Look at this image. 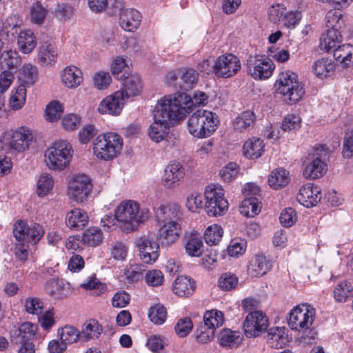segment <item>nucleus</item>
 I'll return each mask as SVG.
<instances>
[{
	"instance_id": "f257e3e1",
	"label": "nucleus",
	"mask_w": 353,
	"mask_h": 353,
	"mask_svg": "<svg viewBox=\"0 0 353 353\" xmlns=\"http://www.w3.org/2000/svg\"><path fill=\"white\" fill-rule=\"evenodd\" d=\"M192 101L183 94H171L160 99L153 110V123L148 128L150 138L156 143L164 140L170 124L180 123L188 115Z\"/></svg>"
},
{
	"instance_id": "f03ea898",
	"label": "nucleus",
	"mask_w": 353,
	"mask_h": 353,
	"mask_svg": "<svg viewBox=\"0 0 353 353\" xmlns=\"http://www.w3.org/2000/svg\"><path fill=\"white\" fill-rule=\"evenodd\" d=\"M116 217L121 227L126 232H132L150 216V210L141 208L139 203L127 200L123 201L115 209Z\"/></svg>"
},
{
	"instance_id": "7ed1b4c3",
	"label": "nucleus",
	"mask_w": 353,
	"mask_h": 353,
	"mask_svg": "<svg viewBox=\"0 0 353 353\" xmlns=\"http://www.w3.org/2000/svg\"><path fill=\"white\" fill-rule=\"evenodd\" d=\"M219 119L216 113L198 110L188 119L187 129L194 137L205 139L212 135L218 128Z\"/></svg>"
},
{
	"instance_id": "20e7f679",
	"label": "nucleus",
	"mask_w": 353,
	"mask_h": 353,
	"mask_svg": "<svg viewBox=\"0 0 353 353\" xmlns=\"http://www.w3.org/2000/svg\"><path fill=\"white\" fill-rule=\"evenodd\" d=\"M277 92L283 101L289 105L298 103L305 94L302 83L296 73L290 70L282 72L276 80Z\"/></svg>"
},
{
	"instance_id": "39448f33",
	"label": "nucleus",
	"mask_w": 353,
	"mask_h": 353,
	"mask_svg": "<svg viewBox=\"0 0 353 353\" xmlns=\"http://www.w3.org/2000/svg\"><path fill=\"white\" fill-rule=\"evenodd\" d=\"M123 147V139L114 132L99 135L94 142V154L100 159L109 161L116 158Z\"/></svg>"
},
{
	"instance_id": "423d86ee",
	"label": "nucleus",
	"mask_w": 353,
	"mask_h": 353,
	"mask_svg": "<svg viewBox=\"0 0 353 353\" xmlns=\"http://www.w3.org/2000/svg\"><path fill=\"white\" fill-rule=\"evenodd\" d=\"M204 196V206L208 216H221L228 211V202L225 198L221 185L213 183L208 185L205 189Z\"/></svg>"
},
{
	"instance_id": "0eeeda50",
	"label": "nucleus",
	"mask_w": 353,
	"mask_h": 353,
	"mask_svg": "<svg viewBox=\"0 0 353 353\" xmlns=\"http://www.w3.org/2000/svg\"><path fill=\"white\" fill-rule=\"evenodd\" d=\"M33 139L31 129L26 126H21L13 131L6 132L1 139V144L8 151L23 152L29 149Z\"/></svg>"
},
{
	"instance_id": "6e6552de",
	"label": "nucleus",
	"mask_w": 353,
	"mask_h": 353,
	"mask_svg": "<svg viewBox=\"0 0 353 353\" xmlns=\"http://www.w3.org/2000/svg\"><path fill=\"white\" fill-rule=\"evenodd\" d=\"M328 148L325 145H320L314 149L304 163L303 175L306 179H316L321 177L326 172V164L324 161L327 156Z\"/></svg>"
},
{
	"instance_id": "1a4fd4ad",
	"label": "nucleus",
	"mask_w": 353,
	"mask_h": 353,
	"mask_svg": "<svg viewBox=\"0 0 353 353\" xmlns=\"http://www.w3.org/2000/svg\"><path fill=\"white\" fill-rule=\"evenodd\" d=\"M48 167L52 170H62L70 163L73 157L72 147L66 141H57L48 149Z\"/></svg>"
},
{
	"instance_id": "9d476101",
	"label": "nucleus",
	"mask_w": 353,
	"mask_h": 353,
	"mask_svg": "<svg viewBox=\"0 0 353 353\" xmlns=\"http://www.w3.org/2000/svg\"><path fill=\"white\" fill-rule=\"evenodd\" d=\"M316 315L315 309L308 304H301L293 307L289 314L288 325L292 330L305 331L312 327Z\"/></svg>"
},
{
	"instance_id": "9b49d317",
	"label": "nucleus",
	"mask_w": 353,
	"mask_h": 353,
	"mask_svg": "<svg viewBox=\"0 0 353 353\" xmlns=\"http://www.w3.org/2000/svg\"><path fill=\"white\" fill-rule=\"evenodd\" d=\"M213 72L218 78L234 77L241 69L240 59L234 54L226 53L218 57L212 65Z\"/></svg>"
},
{
	"instance_id": "f8f14e48",
	"label": "nucleus",
	"mask_w": 353,
	"mask_h": 353,
	"mask_svg": "<svg viewBox=\"0 0 353 353\" xmlns=\"http://www.w3.org/2000/svg\"><path fill=\"white\" fill-rule=\"evenodd\" d=\"M112 14L119 16V25L125 31L133 32L141 21V13L133 8H126L121 1H114L112 5Z\"/></svg>"
},
{
	"instance_id": "ddd939ff",
	"label": "nucleus",
	"mask_w": 353,
	"mask_h": 353,
	"mask_svg": "<svg viewBox=\"0 0 353 353\" xmlns=\"http://www.w3.org/2000/svg\"><path fill=\"white\" fill-rule=\"evenodd\" d=\"M92 185L90 177L83 174L73 176L68 183L67 194L77 203L85 201L92 191Z\"/></svg>"
},
{
	"instance_id": "4468645a",
	"label": "nucleus",
	"mask_w": 353,
	"mask_h": 353,
	"mask_svg": "<svg viewBox=\"0 0 353 353\" xmlns=\"http://www.w3.org/2000/svg\"><path fill=\"white\" fill-rule=\"evenodd\" d=\"M154 239V234L150 232L139 236L135 241L139 257L145 263H154L159 256L160 243L157 242Z\"/></svg>"
},
{
	"instance_id": "2eb2a0df",
	"label": "nucleus",
	"mask_w": 353,
	"mask_h": 353,
	"mask_svg": "<svg viewBox=\"0 0 353 353\" xmlns=\"http://www.w3.org/2000/svg\"><path fill=\"white\" fill-rule=\"evenodd\" d=\"M248 72L256 80L267 79L274 70L272 61L264 56H250L247 61Z\"/></svg>"
},
{
	"instance_id": "dca6fc26",
	"label": "nucleus",
	"mask_w": 353,
	"mask_h": 353,
	"mask_svg": "<svg viewBox=\"0 0 353 353\" xmlns=\"http://www.w3.org/2000/svg\"><path fill=\"white\" fill-rule=\"evenodd\" d=\"M269 325L268 319L262 311L250 312L243 323L247 337H256L264 332Z\"/></svg>"
},
{
	"instance_id": "f3484780",
	"label": "nucleus",
	"mask_w": 353,
	"mask_h": 353,
	"mask_svg": "<svg viewBox=\"0 0 353 353\" xmlns=\"http://www.w3.org/2000/svg\"><path fill=\"white\" fill-rule=\"evenodd\" d=\"M185 168L177 161H171L165 167L161 179V185L168 190L179 187L184 181Z\"/></svg>"
},
{
	"instance_id": "a211bd4d",
	"label": "nucleus",
	"mask_w": 353,
	"mask_h": 353,
	"mask_svg": "<svg viewBox=\"0 0 353 353\" xmlns=\"http://www.w3.org/2000/svg\"><path fill=\"white\" fill-rule=\"evenodd\" d=\"M42 228L37 224L28 225L23 221H18L13 228L16 241H26L32 244L37 243L42 236Z\"/></svg>"
},
{
	"instance_id": "6ab92c4d",
	"label": "nucleus",
	"mask_w": 353,
	"mask_h": 353,
	"mask_svg": "<svg viewBox=\"0 0 353 353\" xmlns=\"http://www.w3.org/2000/svg\"><path fill=\"white\" fill-rule=\"evenodd\" d=\"M125 101L123 92L118 90L104 98L99 103L97 111L101 114L118 116L121 114Z\"/></svg>"
},
{
	"instance_id": "aec40b11",
	"label": "nucleus",
	"mask_w": 353,
	"mask_h": 353,
	"mask_svg": "<svg viewBox=\"0 0 353 353\" xmlns=\"http://www.w3.org/2000/svg\"><path fill=\"white\" fill-rule=\"evenodd\" d=\"M181 232V227L179 222H165L159 227L157 239L161 247H169L178 240Z\"/></svg>"
},
{
	"instance_id": "412c9836",
	"label": "nucleus",
	"mask_w": 353,
	"mask_h": 353,
	"mask_svg": "<svg viewBox=\"0 0 353 353\" xmlns=\"http://www.w3.org/2000/svg\"><path fill=\"white\" fill-rule=\"evenodd\" d=\"M321 189L314 183H307L299 190L297 195L298 201L306 208L316 205L321 200Z\"/></svg>"
},
{
	"instance_id": "4be33fe9",
	"label": "nucleus",
	"mask_w": 353,
	"mask_h": 353,
	"mask_svg": "<svg viewBox=\"0 0 353 353\" xmlns=\"http://www.w3.org/2000/svg\"><path fill=\"white\" fill-rule=\"evenodd\" d=\"M311 70L317 79L324 80L334 74L336 64L332 59L322 57L314 61Z\"/></svg>"
},
{
	"instance_id": "5701e85b",
	"label": "nucleus",
	"mask_w": 353,
	"mask_h": 353,
	"mask_svg": "<svg viewBox=\"0 0 353 353\" xmlns=\"http://www.w3.org/2000/svg\"><path fill=\"white\" fill-rule=\"evenodd\" d=\"M81 70L74 65L65 67L61 72V83L68 88L75 89L83 82Z\"/></svg>"
},
{
	"instance_id": "b1692460",
	"label": "nucleus",
	"mask_w": 353,
	"mask_h": 353,
	"mask_svg": "<svg viewBox=\"0 0 353 353\" xmlns=\"http://www.w3.org/2000/svg\"><path fill=\"white\" fill-rule=\"evenodd\" d=\"M88 215L81 208H74L70 210L65 216L66 225L73 230H81L88 223Z\"/></svg>"
},
{
	"instance_id": "393cba45",
	"label": "nucleus",
	"mask_w": 353,
	"mask_h": 353,
	"mask_svg": "<svg viewBox=\"0 0 353 353\" xmlns=\"http://www.w3.org/2000/svg\"><path fill=\"white\" fill-rule=\"evenodd\" d=\"M182 215L180 206L175 203L162 205L157 212L159 221L163 223L170 221L179 222L182 219Z\"/></svg>"
},
{
	"instance_id": "a878e982",
	"label": "nucleus",
	"mask_w": 353,
	"mask_h": 353,
	"mask_svg": "<svg viewBox=\"0 0 353 353\" xmlns=\"http://www.w3.org/2000/svg\"><path fill=\"white\" fill-rule=\"evenodd\" d=\"M342 39L343 37L339 30L336 28L328 29L322 34L319 46L322 50L329 52L340 46Z\"/></svg>"
},
{
	"instance_id": "bb28decb",
	"label": "nucleus",
	"mask_w": 353,
	"mask_h": 353,
	"mask_svg": "<svg viewBox=\"0 0 353 353\" xmlns=\"http://www.w3.org/2000/svg\"><path fill=\"white\" fill-rule=\"evenodd\" d=\"M241 341L242 337L240 332L228 328L221 330L217 335V342L222 347H237L241 345Z\"/></svg>"
},
{
	"instance_id": "cd10ccee",
	"label": "nucleus",
	"mask_w": 353,
	"mask_h": 353,
	"mask_svg": "<svg viewBox=\"0 0 353 353\" xmlns=\"http://www.w3.org/2000/svg\"><path fill=\"white\" fill-rule=\"evenodd\" d=\"M271 267V263L265 256L257 254L250 261L248 271L252 276H260L265 274Z\"/></svg>"
},
{
	"instance_id": "c85d7f7f",
	"label": "nucleus",
	"mask_w": 353,
	"mask_h": 353,
	"mask_svg": "<svg viewBox=\"0 0 353 353\" xmlns=\"http://www.w3.org/2000/svg\"><path fill=\"white\" fill-rule=\"evenodd\" d=\"M196 288L195 282L192 279L185 276H179L174 280L172 290L179 296L191 295Z\"/></svg>"
},
{
	"instance_id": "c756f323",
	"label": "nucleus",
	"mask_w": 353,
	"mask_h": 353,
	"mask_svg": "<svg viewBox=\"0 0 353 353\" xmlns=\"http://www.w3.org/2000/svg\"><path fill=\"white\" fill-rule=\"evenodd\" d=\"M38 70L36 66L28 63L22 66L19 71L18 79L20 82L19 86L24 88L33 85L38 80Z\"/></svg>"
},
{
	"instance_id": "7c9ffc66",
	"label": "nucleus",
	"mask_w": 353,
	"mask_h": 353,
	"mask_svg": "<svg viewBox=\"0 0 353 353\" xmlns=\"http://www.w3.org/2000/svg\"><path fill=\"white\" fill-rule=\"evenodd\" d=\"M263 141L257 137H252L246 141L243 146L245 157L251 159L259 158L264 152Z\"/></svg>"
},
{
	"instance_id": "2f4dec72",
	"label": "nucleus",
	"mask_w": 353,
	"mask_h": 353,
	"mask_svg": "<svg viewBox=\"0 0 353 353\" xmlns=\"http://www.w3.org/2000/svg\"><path fill=\"white\" fill-rule=\"evenodd\" d=\"M69 285V283L62 279L52 278L48 281L46 292L55 299H62L66 296L65 292L68 291Z\"/></svg>"
},
{
	"instance_id": "473e14b6",
	"label": "nucleus",
	"mask_w": 353,
	"mask_h": 353,
	"mask_svg": "<svg viewBox=\"0 0 353 353\" xmlns=\"http://www.w3.org/2000/svg\"><path fill=\"white\" fill-rule=\"evenodd\" d=\"M142 88L143 85L140 77L138 75H132L125 79L120 91L123 92L125 99H127L130 97L139 95Z\"/></svg>"
},
{
	"instance_id": "72a5a7b5",
	"label": "nucleus",
	"mask_w": 353,
	"mask_h": 353,
	"mask_svg": "<svg viewBox=\"0 0 353 353\" xmlns=\"http://www.w3.org/2000/svg\"><path fill=\"white\" fill-rule=\"evenodd\" d=\"M17 34V45L23 54L32 52L36 46L35 37L30 30H20Z\"/></svg>"
},
{
	"instance_id": "f704fd0d",
	"label": "nucleus",
	"mask_w": 353,
	"mask_h": 353,
	"mask_svg": "<svg viewBox=\"0 0 353 353\" xmlns=\"http://www.w3.org/2000/svg\"><path fill=\"white\" fill-rule=\"evenodd\" d=\"M333 56L343 67H349L353 64V46L343 44L334 50Z\"/></svg>"
},
{
	"instance_id": "c9c22d12",
	"label": "nucleus",
	"mask_w": 353,
	"mask_h": 353,
	"mask_svg": "<svg viewBox=\"0 0 353 353\" xmlns=\"http://www.w3.org/2000/svg\"><path fill=\"white\" fill-rule=\"evenodd\" d=\"M256 117L252 111H244L232 121L233 128L236 131L249 130L255 122Z\"/></svg>"
},
{
	"instance_id": "e433bc0d",
	"label": "nucleus",
	"mask_w": 353,
	"mask_h": 353,
	"mask_svg": "<svg viewBox=\"0 0 353 353\" xmlns=\"http://www.w3.org/2000/svg\"><path fill=\"white\" fill-rule=\"evenodd\" d=\"M334 299L339 303H345L353 297V285L347 280L339 282L333 291Z\"/></svg>"
},
{
	"instance_id": "4c0bfd02",
	"label": "nucleus",
	"mask_w": 353,
	"mask_h": 353,
	"mask_svg": "<svg viewBox=\"0 0 353 353\" xmlns=\"http://www.w3.org/2000/svg\"><path fill=\"white\" fill-rule=\"evenodd\" d=\"M288 182L289 173L281 168L273 170L268 177V184L274 190L285 186Z\"/></svg>"
},
{
	"instance_id": "58836bf2",
	"label": "nucleus",
	"mask_w": 353,
	"mask_h": 353,
	"mask_svg": "<svg viewBox=\"0 0 353 353\" xmlns=\"http://www.w3.org/2000/svg\"><path fill=\"white\" fill-rule=\"evenodd\" d=\"M26 311L39 316V321L41 327L44 328V314L43 302L38 298L29 297L25 300Z\"/></svg>"
},
{
	"instance_id": "ea45409f",
	"label": "nucleus",
	"mask_w": 353,
	"mask_h": 353,
	"mask_svg": "<svg viewBox=\"0 0 353 353\" xmlns=\"http://www.w3.org/2000/svg\"><path fill=\"white\" fill-rule=\"evenodd\" d=\"M103 239L104 236L101 230L94 227L85 230L82 234L83 244L90 247L99 245L103 242Z\"/></svg>"
},
{
	"instance_id": "a19ab883",
	"label": "nucleus",
	"mask_w": 353,
	"mask_h": 353,
	"mask_svg": "<svg viewBox=\"0 0 353 353\" xmlns=\"http://www.w3.org/2000/svg\"><path fill=\"white\" fill-rule=\"evenodd\" d=\"M240 213L247 217H253L261 211L259 200L256 197L245 198L239 208Z\"/></svg>"
},
{
	"instance_id": "79ce46f5",
	"label": "nucleus",
	"mask_w": 353,
	"mask_h": 353,
	"mask_svg": "<svg viewBox=\"0 0 353 353\" xmlns=\"http://www.w3.org/2000/svg\"><path fill=\"white\" fill-rule=\"evenodd\" d=\"M171 78L174 80L179 78L182 83H179V86L185 90H188L192 88V85L196 83L198 73L193 69H185L179 72L178 77L173 75Z\"/></svg>"
},
{
	"instance_id": "37998d69",
	"label": "nucleus",
	"mask_w": 353,
	"mask_h": 353,
	"mask_svg": "<svg viewBox=\"0 0 353 353\" xmlns=\"http://www.w3.org/2000/svg\"><path fill=\"white\" fill-rule=\"evenodd\" d=\"M204 325L208 329L213 330L221 326L224 322V316L222 312L216 310H212L205 312L203 316Z\"/></svg>"
},
{
	"instance_id": "c03bdc74",
	"label": "nucleus",
	"mask_w": 353,
	"mask_h": 353,
	"mask_svg": "<svg viewBox=\"0 0 353 353\" xmlns=\"http://www.w3.org/2000/svg\"><path fill=\"white\" fill-rule=\"evenodd\" d=\"M102 332V327L95 320L87 321L82 326L80 336L86 340L99 338Z\"/></svg>"
},
{
	"instance_id": "a18cd8bd",
	"label": "nucleus",
	"mask_w": 353,
	"mask_h": 353,
	"mask_svg": "<svg viewBox=\"0 0 353 353\" xmlns=\"http://www.w3.org/2000/svg\"><path fill=\"white\" fill-rule=\"evenodd\" d=\"M185 252L190 256H200L203 252V243L201 236L192 234L188 239L185 245Z\"/></svg>"
},
{
	"instance_id": "49530a36",
	"label": "nucleus",
	"mask_w": 353,
	"mask_h": 353,
	"mask_svg": "<svg viewBox=\"0 0 353 353\" xmlns=\"http://www.w3.org/2000/svg\"><path fill=\"white\" fill-rule=\"evenodd\" d=\"M59 339L67 346L76 343L80 336V332L73 326L65 325L57 331Z\"/></svg>"
},
{
	"instance_id": "de8ad7c7",
	"label": "nucleus",
	"mask_w": 353,
	"mask_h": 353,
	"mask_svg": "<svg viewBox=\"0 0 353 353\" xmlns=\"http://www.w3.org/2000/svg\"><path fill=\"white\" fill-rule=\"evenodd\" d=\"M26 99V89L23 86H18L12 90L9 99V106L13 110H20L25 104Z\"/></svg>"
},
{
	"instance_id": "09e8293b",
	"label": "nucleus",
	"mask_w": 353,
	"mask_h": 353,
	"mask_svg": "<svg viewBox=\"0 0 353 353\" xmlns=\"http://www.w3.org/2000/svg\"><path fill=\"white\" fill-rule=\"evenodd\" d=\"M284 330L281 327H271L268 331L267 342L275 349H279L285 343Z\"/></svg>"
},
{
	"instance_id": "8fccbe9b",
	"label": "nucleus",
	"mask_w": 353,
	"mask_h": 353,
	"mask_svg": "<svg viewBox=\"0 0 353 353\" xmlns=\"http://www.w3.org/2000/svg\"><path fill=\"white\" fill-rule=\"evenodd\" d=\"M21 59L17 52L8 50L3 52L0 57V66L2 69H13L19 66Z\"/></svg>"
},
{
	"instance_id": "3c124183",
	"label": "nucleus",
	"mask_w": 353,
	"mask_h": 353,
	"mask_svg": "<svg viewBox=\"0 0 353 353\" xmlns=\"http://www.w3.org/2000/svg\"><path fill=\"white\" fill-rule=\"evenodd\" d=\"M223 229L218 224L208 226L204 233V239L208 245H214L219 243L223 236Z\"/></svg>"
},
{
	"instance_id": "603ef678",
	"label": "nucleus",
	"mask_w": 353,
	"mask_h": 353,
	"mask_svg": "<svg viewBox=\"0 0 353 353\" xmlns=\"http://www.w3.org/2000/svg\"><path fill=\"white\" fill-rule=\"evenodd\" d=\"M80 285L82 288L90 291L94 296H99L106 290L105 285L101 283L94 276H89Z\"/></svg>"
},
{
	"instance_id": "864d4df0",
	"label": "nucleus",
	"mask_w": 353,
	"mask_h": 353,
	"mask_svg": "<svg viewBox=\"0 0 353 353\" xmlns=\"http://www.w3.org/2000/svg\"><path fill=\"white\" fill-rule=\"evenodd\" d=\"M148 317L154 324L161 325L165 321L167 310L163 305L156 304L150 308Z\"/></svg>"
},
{
	"instance_id": "5fc2aeb1",
	"label": "nucleus",
	"mask_w": 353,
	"mask_h": 353,
	"mask_svg": "<svg viewBox=\"0 0 353 353\" xmlns=\"http://www.w3.org/2000/svg\"><path fill=\"white\" fill-rule=\"evenodd\" d=\"M53 14L61 21H66L73 17L74 8L68 3H58L53 10Z\"/></svg>"
},
{
	"instance_id": "6e6d98bb",
	"label": "nucleus",
	"mask_w": 353,
	"mask_h": 353,
	"mask_svg": "<svg viewBox=\"0 0 353 353\" xmlns=\"http://www.w3.org/2000/svg\"><path fill=\"white\" fill-rule=\"evenodd\" d=\"M63 112V104L57 100L50 101L46 106V116L50 121H54L59 119Z\"/></svg>"
},
{
	"instance_id": "4d7b16f0",
	"label": "nucleus",
	"mask_w": 353,
	"mask_h": 353,
	"mask_svg": "<svg viewBox=\"0 0 353 353\" xmlns=\"http://www.w3.org/2000/svg\"><path fill=\"white\" fill-rule=\"evenodd\" d=\"M145 267L142 264H132L128 266L125 270V276L129 282H137L143 278Z\"/></svg>"
},
{
	"instance_id": "13d9d810",
	"label": "nucleus",
	"mask_w": 353,
	"mask_h": 353,
	"mask_svg": "<svg viewBox=\"0 0 353 353\" xmlns=\"http://www.w3.org/2000/svg\"><path fill=\"white\" fill-rule=\"evenodd\" d=\"M37 325L36 324L25 322L22 323L18 330V337L20 342H26L32 339L36 334Z\"/></svg>"
},
{
	"instance_id": "bf43d9fd",
	"label": "nucleus",
	"mask_w": 353,
	"mask_h": 353,
	"mask_svg": "<svg viewBox=\"0 0 353 353\" xmlns=\"http://www.w3.org/2000/svg\"><path fill=\"white\" fill-rule=\"evenodd\" d=\"M342 17L343 15L339 10H331L328 11L325 17L327 27L330 29L336 28L339 30L341 28L344 23Z\"/></svg>"
},
{
	"instance_id": "052dcab7",
	"label": "nucleus",
	"mask_w": 353,
	"mask_h": 353,
	"mask_svg": "<svg viewBox=\"0 0 353 353\" xmlns=\"http://www.w3.org/2000/svg\"><path fill=\"white\" fill-rule=\"evenodd\" d=\"M219 286L223 290H232L237 286L239 283L238 277L232 273L226 272L222 274L219 279Z\"/></svg>"
},
{
	"instance_id": "680f3d73",
	"label": "nucleus",
	"mask_w": 353,
	"mask_h": 353,
	"mask_svg": "<svg viewBox=\"0 0 353 353\" xmlns=\"http://www.w3.org/2000/svg\"><path fill=\"white\" fill-rule=\"evenodd\" d=\"M239 174V167L236 163H229L219 172L221 179L227 183L234 180Z\"/></svg>"
},
{
	"instance_id": "e2e57ef3",
	"label": "nucleus",
	"mask_w": 353,
	"mask_h": 353,
	"mask_svg": "<svg viewBox=\"0 0 353 353\" xmlns=\"http://www.w3.org/2000/svg\"><path fill=\"white\" fill-rule=\"evenodd\" d=\"M164 274L159 270L153 269L148 271L145 274V281L151 287L162 285L164 283Z\"/></svg>"
},
{
	"instance_id": "0e129e2a",
	"label": "nucleus",
	"mask_w": 353,
	"mask_h": 353,
	"mask_svg": "<svg viewBox=\"0 0 353 353\" xmlns=\"http://www.w3.org/2000/svg\"><path fill=\"white\" fill-rule=\"evenodd\" d=\"M286 8L283 4L272 5L268 9V19L273 23L277 24L283 22Z\"/></svg>"
},
{
	"instance_id": "69168bd1",
	"label": "nucleus",
	"mask_w": 353,
	"mask_h": 353,
	"mask_svg": "<svg viewBox=\"0 0 353 353\" xmlns=\"http://www.w3.org/2000/svg\"><path fill=\"white\" fill-rule=\"evenodd\" d=\"M111 70L113 74L117 78H126L125 74L129 71V67L126 63V61L123 57H118L112 62Z\"/></svg>"
},
{
	"instance_id": "338daca9",
	"label": "nucleus",
	"mask_w": 353,
	"mask_h": 353,
	"mask_svg": "<svg viewBox=\"0 0 353 353\" xmlns=\"http://www.w3.org/2000/svg\"><path fill=\"white\" fill-rule=\"evenodd\" d=\"M185 205L190 211L197 212L203 206L202 194L197 192L190 193L187 196Z\"/></svg>"
},
{
	"instance_id": "774afa93",
	"label": "nucleus",
	"mask_w": 353,
	"mask_h": 353,
	"mask_svg": "<svg viewBox=\"0 0 353 353\" xmlns=\"http://www.w3.org/2000/svg\"><path fill=\"white\" fill-rule=\"evenodd\" d=\"M193 327L192 320L189 317L180 319L175 325L176 334L179 337H185L191 332Z\"/></svg>"
}]
</instances>
